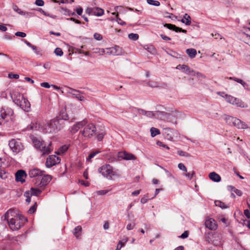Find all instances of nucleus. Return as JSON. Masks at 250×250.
Returning <instances> with one entry per match:
<instances>
[{
	"mask_svg": "<svg viewBox=\"0 0 250 250\" xmlns=\"http://www.w3.org/2000/svg\"><path fill=\"white\" fill-rule=\"evenodd\" d=\"M75 10L78 15H82L83 11V9L81 7L77 8Z\"/></svg>",
	"mask_w": 250,
	"mask_h": 250,
	"instance_id": "0e129e2a",
	"label": "nucleus"
},
{
	"mask_svg": "<svg viewBox=\"0 0 250 250\" xmlns=\"http://www.w3.org/2000/svg\"><path fill=\"white\" fill-rule=\"evenodd\" d=\"M32 141L34 147L40 150L42 155L48 154L53 150L51 142L47 145L44 141L36 137L32 138Z\"/></svg>",
	"mask_w": 250,
	"mask_h": 250,
	"instance_id": "7ed1b4c3",
	"label": "nucleus"
},
{
	"mask_svg": "<svg viewBox=\"0 0 250 250\" xmlns=\"http://www.w3.org/2000/svg\"><path fill=\"white\" fill-rule=\"evenodd\" d=\"M206 227L211 230H215L217 228V225L214 219L209 218L205 222Z\"/></svg>",
	"mask_w": 250,
	"mask_h": 250,
	"instance_id": "aec40b11",
	"label": "nucleus"
},
{
	"mask_svg": "<svg viewBox=\"0 0 250 250\" xmlns=\"http://www.w3.org/2000/svg\"><path fill=\"white\" fill-rule=\"evenodd\" d=\"M164 171H165L166 174H167V176L169 177V178H170L171 179H175V177L174 176H173L172 174L169 171H168L167 169L164 168Z\"/></svg>",
	"mask_w": 250,
	"mask_h": 250,
	"instance_id": "4d7b16f0",
	"label": "nucleus"
},
{
	"mask_svg": "<svg viewBox=\"0 0 250 250\" xmlns=\"http://www.w3.org/2000/svg\"><path fill=\"white\" fill-rule=\"evenodd\" d=\"M82 231V227L81 226H78L74 229L73 234L77 239H79L81 238Z\"/></svg>",
	"mask_w": 250,
	"mask_h": 250,
	"instance_id": "a878e982",
	"label": "nucleus"
},
{
	"mask_svg": "<svg viewBox=\"0 0 250 250\" xmlns=\"http://www.w3.org/2000/svg\"><path fill=\"white\" fill-rule=\"evenodd\" d=\"M164 26L170 30H172L175 31L176 32H182L184 33H187V30L185 29H183L182 28L176 26L174 24H170V23H165L164 24Z\"/></svg>",
	"mask_w": 250,
	"mask_h": 250,
	"instance_id": "412c9836",
	"label": "nucleus"
},
{
	"mask_svg": "<svg viewBox=\"0 0 250 250\" xmlns=\"http://www.w3.org/2000/svg\"><path fill=\"white\" fill-rule=\"evenodd\" d=\"M54 53L57 56H62L63 55V51L60 48L57 47L55 49Z\"/></svg>",
	"mask_w": 250,
	"mask_h": 250,
	"instance_id": "37998d69",
	"label": "nucleus"
},
{
	"mask_svg": "<svg viewBox=\"0 0 250 250\" xmlns=\"http://www.w3.org/2000/svg\"><path fill=\"white\" fill-rule=\"evenodd\" d=\"M85 12L89 15L101 16L104 14V10L99 7H88L85 10Z\"/></svg>",
	"mask_w": 250,
	"mask_h": 250,
	"instance_id": "ddd939ff",
	"label": "nucleus"
},
{
	"mask_svg": "<svg viewBox=\"0 0 250 250\" xmlns=\"http://www.w3.org/2000/svg\"><path fill=\"white\" fill-rule=\"evenodd\" d=\"M135 225V223H134V224H131V223H130V224H128L127 225V226H126V229H127V230H131V229H132L134 228V227Z\"/></svg>",
	"mask_w": 250,
	"mask_h": 250,
	"instance_id": "338daca9",
	"label": "nucleus"
},
{
	"mask_svg": "<svg viewBox=\"0 0 250 250\" xmlns=\"http://www.w3.org/2000/svg\"><path fill=\"white\" fill-rule=\"evenodd\" d=\"M98 172L108 180H112L113 176L115 175L112 167L109 164H105L100 167L98 168Z\"/></svg>",
	"mask_w": 250,
	"mask_h": 250,
	"instance_id": "20e7f679",
	"label": "nucleus"
},
{
	"mask_svg": "<svg viewBox=\"0 0 250 250\" xmlns=\"http://www.w3.org/2000/svg\"><path fill=\"white\" fill-rule=\"evenodd\" d=\"M70 11V10L66 8H62L61 9V12L64 15L68 16V14H69Z\"/></svg>",
	"mask_w": 250,
	"mask_h": 250,
	"instance_id": "3c124183",
	"label": "nucleus"
},
{
	"mask_svg": "<svg viewBox=\"0 0 250 250\" xmlns=\"http://www.w3.org/2000/svg\"><path fill=\"white\" fill-rule=\"evenodd\" d=\"M229 80H233L240 84H242L244 81L242 80V79H238V78H237L236 77H229Z\"/></svg>",
	"mask_w": 250,
	"mask_h": 250,
	"instance_id": "de8ad7c7",
	"label": "nucleus"
},
{
	"mask_svg": "<svg viewBox=\"0 0 250 250\" xmlns=\"http://www.w3.org/2000/svg\"><path fill=\"white\" fill-rule=\"evenodd\" d=\"M61 159L55 155H50L46 159L45 166L47 167L50 168L60 163Z\"/></svg>",
	"mask_w": 250,
	"mask_h": 250,
	"instance_id": "f8f14e48",
	"label": "nucleus"
},
{
	"mask_svg": "<svg viewBox=\"0 0 250 250\" xmlns=\"http://www.w3.org/2000/svg\"><path fill=\"white\" fill-rule=\"evenodd\" d=\"M147 3L148 4L158 6L160 5V3L159 1L154 0H147Z\"/></svg>",
	"mask_w": 250,
	"mask_h": 250,
	"instance_id": "ea45409f",
	"label": "nucleus"
},
{
	"mask_svg": "<svg viewBox=\"0 0 250 250\" xmlns=\"http://www.w3.org/2000/svg\"><path fill=\"white\" fill-rule=\"evenodd\" d=\"M176 69L182 70L184 72L186 73L187 74L190 75L191 76H195L196 75L197 77H200L202 76V74L199 72H196L193 70H191L190 67L187 65L185 64H179L176 66Z\"/></svg>",
	"mask_w": 250,
	"mask_h": 250,
	"instance_id": "9d476101",
	"label": "nucleus"
},
{
	"mask_svg": "<svg viewBox=\"0 0 250 250\" xmlns=\"http://www.w3.org/2000/svg\"><path fill=\"white\" fill-rule=\"evenodd\" d=\"M234 126H235L239 129H246L249 127L248 125L245 122H242L237 118H236Z\"/></svg>",
	"mask_w": 250,
	"mask_h": 250,
	"instance_id": "b1692460",
	"label": "nucleus"
},
{
	"mask_svg": "<svg viewBox=\"0 0 250 250\" xmlns=\"http://www.w3.org/2000/svg\"><path fill=\"white\" fill-rule=\"evenodd\" d=\"M17 105L26 112H28L30 110V104L28 100L24 97L22 99V100H20V103Z\"/></svg>",
	"mask_w": 250,
	"mask_h": 250,
	"instance_id": "f3484780",
	"label": "nucleus"
},
{
	"mask_svg": "<svg viewBox=\"0 0 250 250\" xmlns=\"http://www.w3.org/2000/svg\"><path fill=\"white\" fill-rule=\"evenodd\" d=\"M83 127V129L80 132L84 137L90 138L95 134L96 128L93 124H86Z\"/></svg>",
	"mask_w": 250,
	"mask_h": 250,
	"instance_id": "423d86ee",
	"label": "nucleus"
},
{
	"mask_svg": "<svg viewBox=\"0 0 250 250\" xmlns=\"http://www.w3.org/2000/svg\"><path fill=\"white\" fill-rule=\"evenodd\" d=\"M153 117L155 118H161L162 116H165V112L164 111H155L153 112Z\"/></svg>",
	"mask_w": 250,
	"mask_h": 250,
	"instance_id": "f704fd0d",
	"label": "nucleus"
},
{
	"mask_svg": "<svg viewBox=\"0 0 250 250\" xmlns=\"http://www.w3.org/2000/svg\"><path fill=\"white\" fill-rule=\"evenodd\" d=\"M27 175L23 170H19L15 173V179L17 182H21V183L25 182V178Z\"/></svg>",
	"mask_w": 250,
	"mask_h": 250,
	"instance_id": "dca6fc26",
	"label": "nucleus"
},
{
	"mask_svg": "<svg viewBox=\"0 0 250 250\" xmlns=\"http://www.w3.org/2000/svg\"><path fill=\"white\" fill-rule=\"evenodd\" d=\"M43 176H41V178H39L34 181L35 185L39 187L46 186L52 180V176L50 175L43 174Z\"/></svg>",
	"mask_w": 250,
	"mask_h": 250,
	"instance_id": "6e6552de",
	"label": "nucleus"
},
{
	"mask_svg": "<svg viewBox=\"0 0 250 250\" xmlns=\"http://www.w3.org/2000/svg\"><path fill=\"white\" fill-rule=\"evenodd\" d=\"M17 13L21 15L24 16L26 17V18H29L32 16H34L35 14L34 13H29L26 11H24L21 10V9L19 8L17 11H16Z\"/></svg>",
	"mask_w": 250,
	"mask_h": 250,
	"instance_id": "c756f323",
	"label": "nucleus"
},
{
	"mask_svg": "<svg viewBox=\"0 0 250 250\" xmlns=\"http://www.w3.org/2000/svg\"><path fill=\"white\" fill-rule=\"evenodd\" d=\"M66 20H69V21H73L75 22L76 23H77V24H81V22L80 21H79V20H77V19H75L74 18H67V19H66Z\"/></svg>",
	"mask_w": 250,
	"mask_h": 250,
	"instance_id": "680f3d73",
	"label": "nucleus"
},
{
	"mask_svg": "<svg viewBox=\"0 0 250 250\" xmlns=\"http://www.w3.org/2000/svg\"><path fill=\"white\" fill-rule=\"evenodd\" d=\"M45 172L44 170H41L38 168H34L29 171L28 175L31 178H35V181H36V180L41 178V176H43Z\"/></svg>",
	"mask_w": 250,
	"mask_h": 250,
	"instance_id": "4468645a",
	"label": "nucleus"
},
{
	"mask_svg": "<svg viewBox=\"0 0 250 250\" xmlns=\"http://www.w3.org/2000/svg\"><path fill=\"white\" fill-rule=\"evenodd\" d=\"M110 54L114 55H119L121 54V48L119 46L116 45L114 48H112Z\"/></svg>",
	"mask_w": 250,
	"mask_h": 250,
	"instance_id": "2f4dec72",
	"label": "nucleus"
},
{
	"mask_svg": "<svg viewBox=\"0 0 250 250\" xmlns=\"http://www.w3.org/2000/svg\"><path fill=\"white\" fill-rule=\"evenodd\" d=\"M104 136V134L103 133H100L97 135L96 137L97 139L98 140V141H101L103 140Z\"/></svg>",
	"mask_w": 250,
	"mask_h": 250,
	"instance_id": "69168bd1",
	"label": "nucleus"
},
{
	"mask_svg": "<svg viewBox=\"0 0 250 250\" xmlns=\"http://www.w3.org/2000/svg\"><path fill=\"white\" fill-rule=\"evenodd\" d=\"M13 113V111L10 108H7L5 110L2 108L0 111V117L3 119H5L7 116L12 115Z\"/></svg>",
	"mask_w": 250,
	"mask_h": 250,
	"instance_id": "5701e85b",
	"label": "nucleus"
},
{
	"mask_svg": "<svg viewBox=\"0 0 250 250\" xmlns=\"http://www.w3.org/2000/svg\"><path fill=\"white\" fill-rule=\"evenodd\" d=\"M226 101L233 105L241 108L247 107L248 105L243 102L241 99L234 97L231 95L226 94Z\"/></svg>",
	"mask_w": 250,
	"mask_h": 250,
	"instance_id": "0eeeda50",
	"label": "nucleus"
},
{
	"mask_svg": "<svg viewBox=\"0 0 250 250\" xmlns=\"http://www.w3.org/2000/svg\"><path fill=\"white\" fill-rule=\"evenodd\" d=\"M41 86L46 88H49L51 85H50L48 83L44 82L41 83Z\"/></svg>",
	"mask_w": 250,
	"mask_h": 250,
	"instance_id": "052dcab7",
	"label": "nucleus"
},
{
	"mask_svg": "<svg viewBox=\"0 0 250 250\" xmlns=\"http://www.w3.org/2000/svg\"><path fill=\"white\" fill-rule=\"evenodd\" d=\"M58 119H62L63 121L64 120H68V116L67 114H66L65 110H62L60 112V114L59 115V117L57 118Z\"/></svg>",
	"mask_w": 250,
	"mask_h": 250,
	"instance_id": "473e14b6",
	"label": "nucleus"
},
{
	"mask_svg": "<svg viewBox=\"0 0 250 250\" xmlns=\"http://www.w3.org/2000/svg\"><path fill=\"white\" fill-rule=\"evenodd\" d=\"M188 234H189V233H188V231H187V230L185 231L184 232V233H183L181 234V235L180 236V238H181L182 239L187 238L188 236Z\"/></svg>",
	"mask_w": 250,
	"mask_h": 250,
	"instance_id": "5fc2aeb1",
	"label": "nucleus"
},
{
	"mask_svg": "<svg viewBox=\"0 0 250 250\" xmlns=\"http://www.w3.org/2000/svg\"><path fill=\"white\" fill-rule=\"evenodd\" d=\"M182 115V113L179 111L173 112L171 113L165 112V117L167 122L177 124L176 119Z\"/></svg>",
	"mask_w": 250,
	"mask_h": 250,
	"instance_id": "9b49d317",
	"label": "nucleus"
},
{
	"mask_svg": "<svg viewBox=\"0 0 250 250\" xmlns=\"http://www.w3.org/2000/svg\"><path fill=\"white\" fill-rule=\"evenodd\" d=\"M177 154L181 156H184V157H191V155L190 154L185 152V151H184L183 150H179L177 151Z\"/></svg>",
	"mask_w": 250,
	"mask_h": 250,
	"instance_id": "58836bf2",
	"label": "nucleus"
},
{
	"mask_svg": "<svg viewBox=\"0 0 250 250\" xmlns=\"http://www.w3.org/2000/svg\"><path fill=\"white\" fill-rule=\"evenodd\" d=\"M244 214L247 217V218H250V210L248 209L244 210Z\"/></svg>",
	"mask_w": 250,
	"mask_h": 250,
	"instance_id": "774afa93",
	"label": "nucleus"
},
{
	"mask_svg": "<svg viewBox=\"0 0 250 250\" xmlns=\"http://www.w3.org/2000/svg\"><path fill=\"white\" fill-rule=\"evenodd\" d=\"M109 191V190H101L96 191L98 195H102L106 194Z\"/></svg>",
	"mask_w": 250,
	"mask_h": 250,
	"instance_id": "603ef678",
	"label": "nucleus"
},
{
	"mask_svg": "<svg viewBox=\"0 0 250 250\" xmlns=\"http://www.w3.org/2000/svg\"><path fill=\"white\" fill-rule=\"evenodd\" d=\"M63 126L64 121L62 119L55 118L45 124L40 122L36 123L35 128L36 130L44 133H51L58 132L62 129Z\"/></svg>",
	"mask_w": 250,
	"mask_h": 250,
	"instance_id": "f257e3e1",
	"label": "nucleus"
},
{
	"mask_svg": "<svg viewBox=\"0 0 250 250\" xmlns=\"http://www.w3.org/2000/svg\"><path fill=\"white\" fill-rule=\"evenodd\" d=\"M178 167L180 170L187 172V168L183 164L179 163L178 165Z\"/></svg>",
	"mask_w": 250,
	"mask_h": 250,
	"instance_id": "49530a36",
	"label": "nucleus"
},
{
	"mask_svg": "<svg viewBox=\"0 0 250 250\" xmlns=\"http://www.w3.org/2000/svg\"><path fill=\"white\" fill-rule=\"evenodd\" d=\"M37 207V203H35L34 205L30 207L28 210V212L30 214L33 213L36 210Z\"/></svg>",
	"mask_w": 250,
	"mask_h": 250,
	"instance_id": "a19ab883",
	"label": "nucleus"
},
{
	"mask_svg": "<svg viewBox=\"0 0 250 250\" xmlns=\"http://www.w3.org/2000/svg\"><path fill=\"white\" fill-rule=\"evenodd\" d=\"M195 174V172L194 171H191V172H189L188 173H187V174H186L185 175L186 176V177L188 179V180H191L193 176Z\"/></svg>",
	"mask_w": 250,
	"mask_h": 250,
	"instance_id": "79ce46f5",
	"label": "nucleus"
},
{
	"mask_svg": "<svg viewBox=\"0 0 250 250\" xmlns=\"http://www.w3.org/2000/svg\"><path fill=\"white\" fill-rule=\"evenodd\" d=\"M10 95L13 102L16 104H19L20 100H22V99L24 97L22 94L16 90L12 91L10 93Z\"/></svg>",
	"mask_w": 250,
	"mask_h": 250,
	"instance_id": "2eb2a0df",
	"label": "nucleus"
},
{
	"mask_svg": "<svg viewBox=\"0 0 250 250\" xmlns=\"http://www.w3.org/2000/svg\"><path fill=\"white\" fill-rule=\"evenodd\" d=\"M157 144L159 146H162V147H166L167 149H169V147L167 146V145L164 144L162 142H160V141H158L157 142Z\"/></svg>",
	"mask_w": 250,
	"mask_h": 250,
	"instance_id": "e2e57ef3",
	"label": "nucleus"
},
{
	"mask_svg": "<svg viewBox=\"0 0 250 250\" xmlns=\"http://www.w3.org/2000/svg\"><path fill=\"white\" fill-rule=\"evenodd\" d=\"M94 38L97 41H101L103 39L102 36L99 33H95L94 35Z\"/></svg>",
	"mask_w": 250,
	"mask_h": 250,
	"instance_id": "09e8293b",
	"label": "nucleus"
},
{
	"mask_svg": "<svg viewBox=\"0 0 250 250\" xmlns=\"http://www.w3.org/2000/svg\"><path fill=\"white\" fill-rule=\"evenodd\" d=\"M163 133L165 137L170 141H173L174 138L177 137L178 135V131L176 130L169 127L164 128Z\"/></svg>",
	"mask_w": 250,
	"mask_h": 250,
	"instance_id": "1a4fd4ad",
	"label": "nucleus"
},
{
	"mask_svg": "<svg viewBox=\"0 0 250 250\" xmlns=\"http://www.w3.org/2000/svg\"><path fill=\"white\" fill-rule=\"evenodd\" d=\"M5 219L7 221L10 228L12 230H17L21 228L26 218L19 214L16 210L9 209L4 214Z\"/></svg>",
	"mask_w": 250,
	"mask_h": 250,
	"instance_id": "f03ea898",
	"label": "nucleus"
},
{
	"mask_svg": "<svg viewBox=\"0 0 250 250\" xmlns=\"http://www.w3.org/2000/svg\"><path fill=\"white\" fill-rule=\"evenodd\" d=\"M128 37L130 40L136 41L139 39V35L135 33H130L128 34Z\"/></svg>",
	"mask_w": 250,
	"mask_h": 250,
	"instance_id": "4c0bfd02",
	"label": "nucleus"
},
{
	"mask_svg": "<svg viewBox=\"0 0 250 250\" xmlns=\"http://www.w3.org/2000/svg\"><path fill=\"white\" fill-rule=\"evenodd\" d=\"M15 35L17 36L21 37L22 38H24L26 36V34L25 33L20 31L16 32Z\"/></svg>",
	"mask_w": 250,
	"mask_h": 250,
	"instance_id": "8fccbe9b",
	"label": "nucleus"
},
{
	"mask_svg": "<svg viewBox=\"0 0 250 250\" xmlns=\"http://www.w3.org/2000/svg\"><path fill=\"white\" fill-rule=\"evenodd\" d=\"M44 1L42 0H36L35 4L39 6H42L44 5Z\"/></svg>",
	"mask_w": 250,
	"mask_h": 250,
	"instance_id": "13d9d810",
	"label": "nucleus"
},
{
	"mask_svg": "<svg viewBox=\"0 0 250 250\" xmlns=\"http://www.w3.org/2000/svg\"><path fill=\"white\" fill-rule=\"evenodd\" d=\"M112 14L116 15L117 21L119 24L122 25L125 24V22L122 21V20L120 18H119V15L118 14H116L115 13H113Z\"/></svg>",
	"mask_w": 250,
	"mask_h": 250,
	"instance_id": "c03bdc74",
	"label": "nucleus"
},
{
	"mask_svg": "<svg viewBox=\"0 0 250 250\" xmlns=\"http://www.w3.org/2000/svg\"><path fill=\"white\" fill-rule=\"evenodd\" d=\"M68 88L70 90V91L68 92V93L70 94H71L73 97L77 99L80 101H83L84 100V97L83 96H82L79 94H76L72 93V91H75V92H79L80 93H83L82 91L70 88V87H68Z\"/></svg>",
	"mask_w": 250,
	"mask_h": 250,
	"instance_id": "4be33fe9",
	"label": "nucleus"
},
{
	"mask_svg": "<svg viewBox=\"0 0 250 250\" xmlns=\"http://www.w3.org/2000/svg\"><path fill=\"white\" fill-rule=\"evenodd\" d=\"M215 204L216 206L222 208V209H225V208H228V206L225 205V204L224 203L222 202L221 201H219V200L215 201Z\"/></svg>",
	"mask_w": 250,
	"mask_h": 250,
	"instance_id": "c9c22d12",
	"label": "nucleus"
},
{
	"mask_svg": "<svg viewBox=\"0 0 250 250\" xmlns=\"http://www.w3.org/2000/svg\"><path fill=\"white\" fill-rule=\"evenodd\" d=\"M9 146L11 150L15 153H18L23 149V146L19 139L10 140Z\"/></svg>",
	"mask_w": 250,
	"mask_h": 250,
	"instance_id": "39448f33",
	"label": "nucleus"
},
{
	"mask_svg": "<svg viewBox=\"0 0 250 250\" xmlns=\"http://www.w3.org/2000/svg\"><path fill=\"white\" fill-rule=\"evenodd\" d=\"M211 35H212V37H214L215 39H218V38H220V39H224V38H223V37H222V36H221V35H220L219 33H215L214 34V33H212V34H211Z\"/></svg>",
	"mask_w": 250,
	"mask_h": 250,
	"instance_id": "6e6d98bb",
	"label": "nucleus"
},
{
	"mask_svg": "<svg viewBox=\"0 0 250 250\" xmlns=\"http://www.w3.org/2000/svg\"><path fill=\"white\" fill-rule=\"evenodd\" d=\"M151 135L152 137H155L157 135H158L160 133V130L155 127H151L150 129Z\"/></svg>",
	"mask_w": 250,
	"mask_h": 250,
	"instance_id": "e433bc0d",
	"label": "nucleus"
},
{
	"mask_svg": "<svg viewBox=\"0 0 250 250\" xmlns=\"http://www.w3.org/2000/svg\"><path fill=\"white\" fill-rule=\"evenodd\" d=\"M118 157L125 160H134L136 159V156L126 151H121L118 152Z\"/></svg>",
	"mask_w": 250,
	"mask_h": 250,
	"instance_id": "a211bd4d",
	"label": "nucleus"
},
{
	"mask_svg": "<svg viewBox=\"0 0 250 250\" xmlns=\"http://www.w3.org/2000/svg\"><path fill=\"white\" fill-rule=\"evenodd\" d=\"M24 42L29 47L31 48L32 49H36V46L32 45L31 43L28 42L27 41L23 40Z\"/></svg>",
	"mask_w": 250,
	"mask_h": 250,
	"instance_id": "864d4df0",
	"label": "nucleus"
},
{
	"mask_svg": "<svg viewBox=\"0 0 250 250\" xmlns=\"http://www.w3.org/2000/svg\"><path fill=\"white\" fill-rule=\"evenodd\" d=\"M186 52L190 59L194 58L197 54L196 50L194 48L187 49Z\"/></svg>",
	"mask_w": 250,
	"mask_h": 250,
	"instance_id": "cd10ccee",
	"label": "nucleus"
},
{
	"mask_svg": "<svg viewBox=\"0 0 250 250\" xmlns=\"http://www.w3.org/2000/svg\"><path fill=\"white\" fill-rule=\"evenodd\" d=\"M209 178L215 182H219L221 180L220 176L215 172H212L209 174Z\"/></svg>",
	"mask_w": 250,
	"mask_h": 250,
	"instance_id": "393cba45",
	"label": "nucleus"
},
{
	"mask_svg": "<svg viewBox=\"0 0 250 250\" xmlns=\"http://www.w3.org/2000/svg\"><path fill=\"white\" fill-rule=\"evenodd\" d=\"M8 77L10 78L18 79L19 78V75L18 74L10 73L8 74Z\"/></svg>",
	"mask_w": 250,
	"mask_h": 250,
	"instance_id": "bf43d9fd",
	"label": "nucleus"
},
{
	"mask_svg": "<svg viewBox=\"0 0 250 250\" xmlns=\"http://www.w3.org/2000/svg\"><path fill=\"white\" fill-rule=\"evenodd\" d=\"M236 118L231 116L227 115L225 118V120H226V123L229 125H231V126H234V123L235 122Z\"/></svg>",
	"mask_w": 250,
	"mask_h": 250,
	"instance_id": "bb28decb",
	"label": "nucleus"
},
{
	"mask_svg": "<svg viewBox=\"0 0 250 250\" xmlns=\"http://www.w3.org/2000/svg\"><path fill=\"white\" fill-rule=\"evenodd\" d=\"M100 153V151H94L91 152L88 156V157L87 158V161H90V160L93 158L96 154Z\"/></svg>",
	"mask_w": 250,
	"mask_h": 250,
	"instance_id": "a18cd8bd",
	"label": "nucleus"
},
{
	"mask_svg": "<svg viewBox=\"0 0 250 250\" xmlns=\"http://www.w3.org/2000/svg\"><path fill=\"white\" fill-rule=\"evenodd\" d=\"M228 189L230 191H233L239 196H241L242 195V192L241 190L236 189L232 186H228Z\"/></svg>",
	"mask_w": 250,
	"mask_h": 250,
	"instance_id": "7c9ffc66",
	"label": "nucleus"
},
{
	"mask_svg": "<svg viewBox=\"0 0 250 250\" xmlns=\"http://www.w3.org/2000/svg\"><path fill=\"white\" fill-rule=\"evenodd\" d=\"M87 121L86 120H83L82 121L77 122L72 127L70 131L72 133H75L77 132L81 128L83 127L86 124Z\"/></svg>",
	"mask_w": 250,
	"mask_h": 250,
	"instance_id": "6ab92c4d",
	"label": "nucleus"
},
{
	"mask_svg": "<svg viewBox=\"0 0 250 250\" xmlns=\"http://www.w3.org/2000/svg\"><path fill=\"white\" fill-rule=\"evenodd\" d=\"M181 21L187 25H189L191 23V18L189 15L186 13L184 16V18L181 20Z\"/></svg>",
	"mask_w": 250,
	"mask_h": 250,
	"instance_id": "c85d7f7f",
	"label": "nucleus"
},
{
	"mask_svg": "<svg viewBox=\"0 0 250 250\" xmlns=\"http://www.w3.org/2000/svg\"><path fill=\"white\" fill-rule=\"evenodd\" d=\"M30 191H31V195H34V196H39L42 193L41 190H40L38 188H31Z\"/></svg>",
	"mask_w": 250,
	"mask_h": 250,
	"instance_id": "72a5a7b5",
	"label": "nucleus"
}]
</instances>
